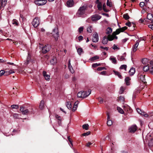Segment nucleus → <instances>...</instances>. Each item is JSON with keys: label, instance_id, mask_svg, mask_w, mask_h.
Returning a JSON list of instances; mask_svg holds the SVG:
<instances>
[{"label": "nucleus", "instance_id": "72a5a7b5", "mask_svg": "<svg viewBox=\"0 0 153 153\" xmlns=\"http://www.w3.org/2000/svg\"><path fill=\"white\" fill-rule=\"evenodd\" d=\"M97 7L98 9L99 10H101L102 9V4L101 2H99L98 4Z\"/></svg>", "mask_w": 153, "mask_h": 153}, {"label": "nucleus", "instance_id": "f257e3e1", "mask_svg": "<svg viewBox=\"0 0 153 153\" xmlns=\"http://www.w3.org/2000/svg\"><path fill=\"white\" fill-rule=\"evenodd\" d=\"M51 34H52V36L55 39V41H57L58 39V38L59 35L58 28L56 27L54 29Z\"/></svg>", "mask_w": 153, "mask_h": 153}, {"label": "nucleus", "instance_id": "0e129e2a", "mask_svg": "<svg viewBox=\"0 0 153 153\" xmlns=\"http://www.w3.org/2000/svg\"><path fill=\"white\" fill-rule=\"evenodd\" d=\"M128 22L126 23V25L129 27H130L131 25V23L130 22Z\"/></svg>", "mask_w": 153, "mask_h": 153}, {"label": "nucleus", "instance_id": "a211bd4d", "mask_svg": "<svg viewBox=\"0 0 153 153\" xmlns=\"http://www.w3.org/2000/svg\"><path fill=\"white\" fill-rule=\"evenodd\" d=\"M135 72V68H131L129 71V73L130 75H133Z\"/></svg>", "mask_w": 153, "mask_h": 153}, {"label": "nucleus", "instance_id": "e2e57ef3", "mask_svg": "<svg viewBox=\"0 0 153 153\" xmlns=\"http://www.w3.org/2000/svg\"><path fill=\"white\" fill-rule=\"evenodd\" d=\"M83 27H80L78 29L79 32L80 33H81L83 31Z\"/></svg>", "mask_w": 153, "mask_h": 153}, {"label": "nucleus", "instance_id": "bb28decb", "mask_svg": "<svg viewBox=\"0 0 153 153\" xmlns=\"http://www.w3.org/2000/svg\"><path fill=\"white\" fill-rule=\"evenodd\" d=\"M140 114L146 117H147L148 116V115L146 114V113L142 110H141L140 113Z\"/></svg>", "mask_w": 153, "mask_h": 153}, {"label": "nucleus", "instance_id": "37998d69", "mask_svg": "<svg viewBox=\"0 0 153 153\" xmlns=\"http://www.w3.org/2000/svg\"><path fill=\"white\" fill-rule=\"evenodd\" d=\"M11 107L13 109H17L19 108V106L17 105H11Z\"/></svg>", "mask_w": 153, "mask_h": 153}, {"label": "nucleus", "instance_id": "a878e982", "mask_svg": "<svg viewBox=\"0 0 153 153\" xmlns=\"http://www.w3.org/2000/svg\"><path fill=\"white\" fill-rule=\"evenodd\" d=\"M112 32V30L111 28L110 27H108L106 31V34H109Z\"/></svg>", "mask_w": 153, "mask_h": 153}, {"label": "nucleus", "instance_id": "e433bc0d", "mask_svg": "<svg viewBox=\"0 0 153 153\" xmlns=\"http://www.w3.org/2000/svg\"><path fill=\"white\" fill-rule=\"evenodd\" d=\"M107 5L110 7H112V4L111 1L109 0H107L106 3Z\"/></svg>", "mask_w": 153, "mask_h": 153}, {"label": "nucleus", "instance_id": "a18cd8bd", "mask_svg": "<svg viewBox=\"0 0 153 153\" xmlns=\"http://www.w3.org/2000/svg\"><path fill=\"white\" fill-rule=\"evenodd\" d=\"M107 125L108 126H110L112 124V122L111 120H107Z\"/></svg>", "mask_w": 153, "mask_h": 153}, {"label": "nucleus", "instance_id": "ddd939ff", "mask_svg": "<svg viewBox=\"0 0 153 153\" xmlns=\"http://www.w3.org/2000/svg\"><path fill=\"white\" fill-rule=\"evenodd\" d=\"M140 79L144 84L146 83L145 79V75H140Z\"/></svg>", "mask_w": 153, "mask_h": 153}, {"label": "nucleus", "instance_id": "774afa93", "mask_svg": "<svg viewBox=\"0 0 153 153\" xmlns=\"http://www.w3.org/2000/svg\"><path fill=\"white\" fill-rule=\"evenodd\" d=\"M83 37L82 36H80L78 37V39L79 41L82 40L83 39Z\"/></svg>", "mask_w": 153, "mask_h": 153}, {"label": "nucleus", "instance_id": "9d476101", "mask_svg": "<svg viewBox=\"0 0 153 153\" xmlns=\"http://www.w3.org/2000/svg\"><path fill=\"white\" fill-rule=\"evenodd\" d=\"M151 66V65L149 64H147V65H145L143 66V70L144 71H148V70H149L150 69V68H151L150 66Z\"/></svg>", "mask_w": 153, "mask_h": 153}, {"label": "nucleus", "instance_id": "58836bf2", "mask_svg": "<svg viewBox=\"0 0 153 153\" xmlns=\"http://www.w3.org/2000/svg\"><path fill=\"white\" fill-rule=\"evenodd\" d=\"M29 111L28 109H27L24 110L22 112V114L24 115H27L29 113Z\"/></svg>", "mask_w": 153, "mask_h": 153}, {"label": "nucleus", "instance_id": "b1692460", "mask_svg": "<svg viewBox=\"0 0 153 153\" xmlns=\"http://www.w3.org/2000/svg\"><path fill=\"white\" fill-rule=\"evenodd\" d=\"M7 0H1V5L3 7H4L7 3Z\"/></svg>", "mask_w": 153, "mask_h": 153}, {"label": "nucleus", "instance_id": "9b49d317", "mask_svg": "<svg viewBox=\"0 0 153 153\" xmlns=\"http://www.w3.org/2000/svg\"><path fill=\"white\" fill-rule=\"evenodd\" d=\"M139 44V41L137 40L136 41L135 44L133 46V51L134 52H135L137 50V47H138Z\"/></svg>", "mask_w": 153, "mask_h": 153}, {"label": "nucleus", "instance_id": "603ef678", "mask_svg": "<svg viewBox=\"0 0 153 153\" xmlns=\"http://www.w3.org/2000/svg\"><path fill=\"white\" fill-rule=\"evenodd\" d=\"M91 133V132L90 131H88L86 133H83L82 135L83 136H86L89 135Z\"/></svg>", "mask_w": 153, "mask_h": 153}, {"label": "nucleus", "instance_id": "49530a36", "mask_svg": "<svg viewBox=\"0 0 153 153\" xmlns=\"http://www.w3.org/2000/svg\"><path fill=\"white\" fill-rule=\"evenodd\" d=\"M77 52L78 54L80 55L81 53L83 51L82 49L81 48H79L77 49Z\"/></svg>", "mask_w": 153, "mask_h": 153}, {"label": "nucleus", "instance_id": "6e6d98bb", "mask_svg": "<svg viewBox=\"0 0 153 153\" xmlns=\"http://www.w3.org/2000/svg\"><path fill=\"white\" fill-rule=\"evenodd\" d=\"M124 91V89L123 87H121L120 91H119V93L120 94H122Z\"/></svg>", "mask_w": 153, "mask_h": 153}, {"label": "nucleus", "instance_id": "7c9ffc66", "mask_svg": "<svg viewBox=\"0 0 153 153\" xmlns=\"http://www.w3.org/2000/svg\"><path fill=\"white\" fill-rule=\"evenodd\" d=\"M99 59V57L97 56H95L93 57H92L90 59L91 61H93L95 60L98 59Z\"/></svg>", "mask_w": 153, "mask_h": 153}, {"label": "nucleus", "instance_id": "052dcab7", "mask_svg": "<svg viewBox=\"0 0 153 153\" xmlns=\"http://www.w3.org/2000/svg\"><path fill=\"white\" fill-rule=\"evenodd\" d=\"M91 26L88 27L87 28V31L89 33H91L92 32V30L91 29Z\"/></svg>", "mask_w": 153, "mask_h": 153}, {"label": "nucleus", "instance_id": "dca6fc26", "mask_svg": "<svg viewBox=\"0 0 153 153\" xmlns=\"http://www.w3.org/2000/svg\"><path fill=\"white\" fill-rule=\"evenodd\" d=\"M31 60V55L30 53H28V56L27 57L26 61L25 62V64L27 65L28 64V63L30 62Z\"/></svg>", "mask_w": 153, "mask_h": 153}, {"label": "nucleus", "instance_id": "8fccbe9b", "mask_svg": "<svg viewBox=\"0 0 153 153\" xmlns=\"http://www.w3.org/2000/svg\"><path fill=\"white\" fill-rule=\"evenodd\" d=\"M82 91H80L78 92L77 94V96L79 98H82Z\"/></svg>", "mask_w": 153, "mask_h": 153}, {"label": "nucleus", "instance_id": "393cba45", "mask_svg": "<svg viewBox=\"0 0 153 153\" xmlns=\"http://www.w3.org/2000/svg\"><path fill=\"white\" fill-rule=\"evenodd\" d=\"M142 62L143 64L145 65H147V64H148V59L146 58H144L142 59Z\"/></svg>", "mask_w": 153, "mask_h": 153}, {"label": "nucleus", "instance_id": "5701e85b", "mask_svg": "<svg viewBox=\"0 0 153 153\" xmlns=\"http://www.w3.org/2000/svg\"><path fill=\"white\" fill-rule=\"evenodd\" d=\"M101 17L98 15H95L92 16V19H100Z\"/></svg>", "mask_w": 153, "mask_h": 153}, {"label": "nucleus", "instance_id": "338daca9", "mask_svg": "<svg viewBox=\"0 0 153 153\" xmlns=\"http://www.w3.org/2000/svg\"><path fill=\"white\" fill-rule=\"evenodd\" d=\"M112 48L114 49V50H115L116 49H119V48H118L117 46L115 45V44H114L113 45V47Z\"/></svg>", "mask_w": 153, "mask_h": 153}, {"label": "nucleus", "instance_id": "3c124183", "mask_svg": "<svg viewBox=\"0 0 153 153\" xmlns=\"http://www.w3.org/2000/svg\"><path fill=\"white\" fill-rule=\"evenodd\" d=\"M100 65H101L100 63L97 64V63H96L93 64L92 65V66L93 67L96 68V67H97L98 66H100Z\"/></svg>", "mask_w": 153, "mask_h": 153}, {"label": "nucleus", "instance_id": "c85d7f7f", "mask_svg": "<svg viewBox=\"0 0 153 153\" xmlns=\"http://www.w3.org/2000/svg\"><path fill=\"white\" fill-rule=\"evenodd\" d=\"M110 59L113 63L114 64H116L117 63V61L115 58L110 57Z\"/></svg>", "mask_w": 153, "mask_h": 153}, {"label": "nucleus", "instance_id": "6e6552de", "mask_svg": "<svg viewBox=\"0 0 153 153\" xmlns=\"http://www.w3.org/2000/svg\"><path fill=\"white\" fill-rule=\"evenodd\" d=\"M91 90H88V92L86 91H82V98H85L88 96L91 93Z\"/></svg>", "mask_w": 153, "mask_h": 153}, {"label": "nucleus", "instance_id": "f3484780", "mask_svg": "<svg viewBox=\"0 0 153 153\" xmlns=\"http://www.w3.org/2000/svg\"><path fill=\"white\" fill-rule=\"evenodd\" d=\"M73 0H70L67 2V5L68 7H72L73 5Z\"/></svg>", "mask_w": 153, "mask_h": 153}, {"label": "nucleus", "instance_id": "6ab92c4d", "mask_svg": "<svg viewBox=\"0 0 153 153\" xmlns=\"http://www.w3.org/2000/svg\"><path fill=\"white\" fill-rule=\"evenodd\" d=\"M131 80V79L130 78H129L128 77H127L125 79V82L126 83V85H129L130 84V81Z\"/></svg>", "mask_w": 153, "mask_h": 153}, {"label": "nucleus", "instance_id": "2f4dec72", "mask_svg": "<svg viewBox=\"0 0 153 153\" xmlns=\"http://www.w3.org/2000/svg\"><path fill=\"white\" fill-rule=\"evenodd\" d=\"M88 126L89 125L88 124H85L82 125V127L83 129L87 130L88 128Z\"/></svg>", "mask_w": 153, "mask_h": 153}, {"label": "nucleus", "instance_id": "cd10ccee", "mask_svg": "<svg viewBox=\"0 0 153 153\" xmlns=\"http://www.w3.org/2000/svg\"><path fill=\"white\" fill-rule=\"evenodd\" d=\"M118 99L117 100L120 102H123L124 101V98L123 97L120 96L118 97Z\"/></svg>", "mask_w": 153, "mask_h": 153}, {"label": "nucleus", "instance_id": "f03ea898", "mask_svg": "<svg viewBox=\"0 0 153 153\" xmlns=\"http://www.w3.org/2000/svg\"><path fill=\"white\" fill-rule=\"evenodd\" d=\"M85 9L86 7L84 6H82L80 7L77 13V16L78 17L81 16L84 13Z\"/></svg>", "mask_w": 153, "mask_h": 153}, {"label": "nucleus", "instance_id": "c03bdc74", "mask_svg": "<svg viewBox=\"0 0 153 153\" xmlns=\"http://www.w3.org/2000/svg\"><path fill=\"white\" fill-rule=\"evenodd\" d=\"M123 18L125 19H129L130 18V17L127 13L124 14L123 16Z\"/></svg>", "mask_w": 153, "mask_h": 153}, {"label": "nucleus", "instance_id": "4be33fe9", "mask_svg": "<svg viewBox=\"0 0 153 153\" xmlns=\"http://www.w3.org/2000/svg\"><path fill=\"white\" fill-rule=\"evenodd\" d=\"M44 101L42 100L40 103L39 105V108L40 109H42L44 107Z\"/></svg>", "mask_w": 153, "mask_h": 153}, {"label": "nucleus", "instance_id": "69168bd1", "mask_svg": "<svg viewBox=\"0 0 153 153\" xmlns=\"http://www.w3.org/2000/svg\"><path fill=\"white\" fill-rule=\"evenodd\" d=\"M68 139L71 144H72V140L70 138V136L68 137Z\"/></svg>", "mask_w": 153, "mask_h": 153}, {"label": "nucleus", "instance_id": "864d4df0", "mask_svg": "<svg viewBox=\"0 0 153 153\" xmlns=\"http://www.w3.org/2000/svg\"><path fill=\"white\" fill-rule=\"evenodd\" d=\"M106 68L105 67H99L98 68L97 70L98 71H101L103 70H106Z\"/></svg>", "mask_w": 153, "mask_h": 153}, {"label": "nucleus", "instance_id": "5fc2aeb1", "mask_svg": "<svg viewBox=\"0 0 153 153\" xmlns=\"http://www.w3.org/2000/svg\"><path fill=\"white\" fill-rule=\"evenodd\" d=\"M93 143H91L90 142H88L86 145V146L88 147H90V146Z\"/></svg>", "mask_w": 153, "mask_h": 153}, {"label": "nucleus", "instance_id": "680f3d73", "mask_svg": "<svg viewBox=\"0 0 153 153\" xmlns=\"http://www.w3.org/2000/svg\"><path fill=\"white\" fill-rule=\"evenodd\" d=\"M13 117L15 119H18L19 114H17L15 113L13 115Z\"/></svg>", "mask_w": 153, "mask_h": 153}, {"label": "nucleus", "instance_id": "1a4fd4ad", "mask_svg": "<svg viewBox=\"0 0 153 153\" xmlns=\"http://www.w3.org/2000/svg\"><path fill=\"white\" fill-rule=\"evenodd\" d=\"M39 24L40 22L39 20H33L32 22V25L35 27H37Z\"/></svg>", "mask_w": 153, "mask_h": 153}, {"label": "nucleus", "instance_id": "f8f14e48", "mask_svg": "<svg viewBox=\"0 0 153 153\" xmlns=\"http://www.w3.org/2000/svg\"><path fill=\"white\" fill-rule=\"evenodd\" d=\"M47 73L45 71H43V75L46 80H49L50 79V76L49 75L47 74Z\"/></svg>", "mask_w": 153, "mask_h": 153}, {"label": "nucleus", "instance_id": "4468645a", "mask_svg": "<svg viewBox=\"0 0 153 153\" xmlns=\"http://www.w3.org/2000/svg\"><path fill=\"white\" fill-rule=\"evenodd\" d=\"M56 62V57H53L50 60V63L52 65H54Z\"/></svg>", "mask_w": 153, "mask_h": 153}, {"label": "nucleus", "instance_id": "79ce46f5", "mask_svg": "<svg viewBox=\"0 0 153 153\" xmlns=\"http://www.w3.org/2000/svg\"><path fill=\"white\" fill-rule=\"evenodd\" d=\"M117 58L118 60L120 61H122L125 60V59L123 56H119Z\"/></svg>", "mask_w": 153, "mask_h": 153}, {"label": "nucleus", "instance_id": "412c9836", "mask_svg": "<svg viewBox=\"0 0 153 153\" xmlns=\"http://www.w3.org/2000/svg\"><path fill=\"white\" fill-rule=\"evenodd\" d=\"M113 71L115 75L117 76L120 78L121 79L123 77L120 72L115 71Z\"/></svg>", "mask_w": 153, "mask_h": 153}, {"label": "nucleus", "instance_id": "de8ad7c7", "mask_svg": "<svg viewBox=\"0 0 153 153\" xmlns=\"http://www.w3.org/2000/svg\"><path fill=\"white\" fill-rule=\"evenodd\" d=\"M102 8L103 10L105 12H107L108 10L106 9V5L105 3H104L103 5Z\"/></svg>", "mask_w": 153, "mask_h": 153}, {"label": "nucleus", "instance_id": "0eeeda50", "mask_svg": "<svg viewBox=\"0 0 153 153\" xmlns=\"http://www.w3.org/2000/svg\"><path fill=\"white\" fill-rule=\"evenodd\" d=\"M93 37L92 41L93 42H97L99 40V36L98 34L96 32H95L93 34Z\"/></svg>", "mask_w": 153, "mask_h": 153}, {"label": "nucleus", "instance_id": "20e7f679", "mask_svg": "<svg viewBox=\"0 0 153 153\" xmlns=\"http://www.w3.org/2000/svg\"><path fill=\"white\" fill-rule=\"evenodd\" d=\"M35 3L39 6L43 5L45 4L47 2L46 0H38L36 1Z\"/></svg>", "mask_w": 153, "mask_h": 153}, {"label": "nucleus", "instance_id": "423d86ee", "mask_svg": "<svg viewBox=\"0 0 153 153\" xmlns=\"http://www.w3.org/2000/svg\"><path fill=\"white\" fill-rule=\"evenodd\" d=\"M137 127L136 125H132L128 129L129 131L131 133H134L137 130Z\"/></svg>", "mask_w": 153, "mask_h": 153}, {"label": "nucleus", "instance_id": "c9c22d12", "mask_svg": "<svg viewBox=\"0 0 153 153\" xmlns=\"http://www.w3.org/2000/svg\"><path fill=\"white\" fill-rule=\"evenodd\" d=\"M147 3H146L143 2H141L140 3V6L141 7H143L144 6H147Z\"/></svg>", "mask_w": 153, "mask_h": 153}, {"label": "nucleus", "instance_id": "a19ab883", "mask_svg": "<svg viewBox=\"0 0 153 153\" xmlns=\"http://www.w3.org/2000/svg\"><path fill=\"white\" fill-rule=\"evenodd\" d=\"M6 73L7 74V73L5 72L3 70H1L0 71V77L2 76L4 74L5 75H7V74H6Z\"/></svg>", "mask_w": 153, "mask_h": 153}, {"label": "nucleus", "instance_id": "4d7b16f0", "mask_svg": "<svg viewBox=\"0 0 153 153\" xmlns=\"http://www.w3.org/2000/svg\"><path fill=\"white\" fill-rule=\"evenodd\" d=\"M98 99L99 100V102L100 103H102L103 102V99L102 98L99 97L98 98Z\"/></svg>", "mask_w": 153, "mask_h": 153}, {"label": "nucleus", "instance_id": "4c0bfd02", "mask_svg": "<svg viewBox=\"0 0 153 153\" xmlns=\"http://www.w3.org/2000/svg\"><path fill=\"white\" fill-rule=\"evenodd\" d=\"M15 20H13L12 21V23L13 25H15L16 26H18L19 25V23L17 21H16L17 20H15Z\"/></svg>", "mask_w": 153, "mask_h": 153}, {"label": "nucleus", "instance_id": "ea45409f", "mask_svg": "<svg viewBox=\"0 0 153 153\" xmlns=\"http://www.w3.org/2000/svg\"><path fill=\"white\" fill-rule=\"evenodd\" d=\"M126 68H127V65H121L120 67V68L121 69H124L125 70V71H126Z\"/></svg>", "mask_w": 153, "mask_h": 153}, {"label": "nucleus", "instance_id": "39448f33", "mask_svg": "<svg viewBox=\"0 0 153 153\" xmlns=\"http://www.w3.org/2000/svg\"><path fill=\"white\" fill-rule=\"evenodd\" d=\"M50 49V47L49 45H45V46L42 48V52L44 53H46L49 51Z\"/></svg>", "mask_w": 153, "mask_h": 153}, {"label": "nucleus", "instance_id": "2eb2a0df", "mask_svg": "<svg viewBox=\"0 0 153 153\" xmlns=\"http://www.w3.org/2000/svg\"><path fill=\"white\" fill-rule=\"evenodd\" d=\"M66 106L68 109L71 110L72 108V105L70 101L67 102H66Z\"/></svg>", "mask_w": 153, "mask_h": 153}, {"label": "nucleus", "instance_id": "c756f323", "mask_svg": "<svg viewBox=\"0 0 153 153\" xmlns=\"http://www.w3.org/2000/svg\"><path fill=\"white\" fill-rule=\"evenodd\" d=\"M107 37L108 40L110 41H112L114 39V36L111 35H108Z\"/></svg>", "mask_w": 153, "mask_h": 153}, {"label": "nucleus", "instance_id": "f704fd0d", "mask_svg": "<svg viewBox=\"0 0 153 153\" xmlns=\"http://www.w3.org/2000/svg\"><path fill=\"white\" fill-rule=\"evenodd\" d=\"M117 110L118 111V112L121 114H123L124 113V111L123 110L119 107H117Z\"/></svg>", "mask_w": 153, "mask_h": 153}, {"label": "nucleus", "instance_id": "473e14b6", "mask_svg": "<svg viewBox=\"0 0 153 153\" xmlns=\"http://www.w3.org/2000/svg\"><path fill=\"white\" fill-rule=\"evenodd\" d=\"M147 19H153V15L151 13H149L147 14Z\"/></svg>", "mask_w": 153, "mask_h": 153}, {"label": "nucleus", "instance_id": "7ed1b4c3", "mask_svg": "<svg viewBox=\"0 0 153 153\" xmlns=\"http://www.w3.org/2000/svg\"><path fill=\"white\" fill-rule=\"evenodd\" d=\"M119 26L120 28L116 30L115 31L116 34H119L120 32H124L128 28V27L126 26H124L122 28H120L119 25Z\"/></svg>", "mask_w": 153, "mask_h": 153}, {"label": "nucleus", "instance_id": "bf43d9fd", "mask_svg": "<svg viewBox=\"0 0 153 153\" xmlns=\"http://www.w3.org/2000/svg\"><path fill=\"white\" fill-rule=\"evenodd\" d=\"M149 71L150 73L153 75V66H151Z\"/></svg>", "mask_w": 153, "mask_h": 153}, {"label": "nucleus", "instance_id": "09e8293b", "mask_svg": "<svg viewBox=\"0 0 153 153\" xmlns=\"http://www.w3.org/2000/svg\"><path fill=\"white\" fill-rule=\"evenodd\" d=\"M98 20H87L86 22L90 23H92L93 22H96Z\"/></svg>", "mask_w": 153, "mask_h": 153}, {"label": "nucleus", "instance_id": "13d9d810", "mask_svg": "<svg viewBox=\"0 0 153 153\" xmlns=\"http://www.w3.org/2000/svg\"><path fill=\"white\" fill-rule=\"evenodd\" d=\"M55 117L58 120H62L61 117L58 115L56 114L55 115Z\"/></svg>", "mask_w": 153, "mask_h": 153}, {"label": "nucleus", "instance_id": "aec40b11", "mask_svg": "<svg viewBox=\"0 0 153 153\" xmlns=\"http://www.w3.org/2000/svg\"><path fill=\"white\" fill-rule=\"evenodd\" d=\"M108 41V39L107 38L106 36H104L103 38L102 41V43L103 44H107Z\"/></svg>", "mask_w": 153, "mask_h": 153}]
</instances>
